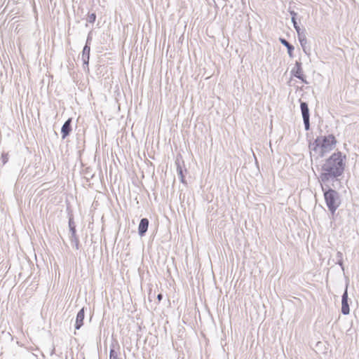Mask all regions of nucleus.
Here are the masks:
<instances>
[{"label": "nucleus", "instance_id": "1", "mask_svg": "<svg viewBox=\"0 0 359 359\" xmlns=\"http://www.w3.org/2000/svg\"><path fill=\"white\" fill-rule=\"evenodd\" d=\"M346 156L341 151L333 153L326 158L321 165V172L318 180L320 184L327 186V183L331 182L332 187L338 189L341 187V180L339 179L345 170Z\"/></svg>", "mask_w": 359, "mask_h": 359}, {"label": "nucleus", "instance_id": "2", "mask_svg": "<svg viewBox=\"0 0 359 359\" xmlns=\"http://www.w3.org/2000/svg\"><path fill=\"white\" fill-rule=\"evenodd\" d=\"M337 140L333 135L318 137L313 143L309 144L311 157L316 160L323 158L336 146Z\"/></svg>", "mask_w": 359, "mask_h": 359}, {"label": "nucleus", "instance_id": "3", "mask_svg": "<svg viewBox=\"0 0 359 359\" xmlns=\"http://www.w3.org/2000/svg\"><path fill=\"white\" fill-rule=\"evenodd\" d=\"M320 184L326 205L329 211L332 214H334L341 205L340 195L335 190L336 189L332 187V184L329 185L328 183H327V186Z\"/></svg>", "mask_w": 359, "mask_h": 359}, {"label": "nucleus", "instance_id": "4", "mask_svg": "<svg viewBox=\"0 0 359 359\" xmlns=\"http://www.w3.org/2000/svg\"><path fill=\"white\" fill-rule=\"evenodd\" d=\"M299 101L304 128L306 130H309L310 129V112L309 105L306 102H303L301 100H299Z\"/></svg>", "mask_w": 359, "mask_h": 359}, {"label": "nucleus", "instance_id": "5", "mask_svg": "<svg viewBox=\"0 0 359 359\" xmlns=\"http://www.w3.org/2000/svg\"><path fill=\"white\" fill-rule=\"evenodd\" d=\"M69 229L71 233L70 241L74 244L75 248L79 250V240L76 235V224L74 221L73 217H69Z\"/></svg>", "mask_w": 359, "mask_h": 359}, {"label": "nucleus", "instance_id": "6", "mask_svg": "<svg viewBox=\"0 0 359 359\" xmlns=\"http://www.w3.org/2000/svg\"><path fill=\"white\" fill-rule=\"evenodd\" d=\"M290 74L292 76L301 80L303 83L306 84L308 83L303 72L302 64L300 61H296L294 67L290 71Z\"/></svg>", "mask_w": 359, "mask_h": 359}, {"label": "nucleus", "instance_id": "7", "mask_svg": "<svg viewBox=\"0 0 359 359\" xmlns=\"http://www.w3.org/2000/svg\"><path fill=\"white\" fill-rule=\"evenodd\" d=\"M90 46L85 44L81 54V59L83 60V69L84 71H89V60H90Z\"/></svg>", "mask_w": 359, "mask_h": 359}, {"label": "nucleus", "instance_id": "8", "mask_svg": "<svg viewBox=\"0 0 359 359\" xmlns=\"http://www.w3.org/2000/svg\"><path fill=\"white\" fill-rule=\"evenodd\" d=\"M72 118H68L62 125L61 128L62 138L65 140L72 132Z\"/></svg>", "mask_w": 359, "mask_h": 359}, {"label": "nucleus", "instance_id": "9", "mask_svg": "<svg viewBox=\"0 0 359 359\" xmlns=\"http://www.w3.org/2000/svg\"><path fill=\"white\" fill-rule=\"evenodd\" d=\"M149 221L147 218H142L140 219V224L138 225V234L140 237L144 236L149 227Z\"/></svg>", "mask_w": 359, "mask_h": 359}, {"label": "nucleus", "instance_id": "10", "mask_svg": "<svg viewBox=\"0 0 359 359\" xmlns=\"http://www.w3.org/2000/svg\"><path fill=\"white\" fill-rule=\"evenodd\" d=\"M85 318L84 308H82L77 313L76 317V322L74 325L75 330H79L83 325V320Z\"/></svg>", "mask_w": 359, "mask_h": 359}, {"label": "nucleus", "instance_id": "11", "mask_svg": "<svg viewBox=\"0 0 359 359\" xmlns=\"http://www.w3.org/2000/svg\"><path fill=\"white\" fill-rule=\"evenodd\" d=\"M297 35H298L299 41L301 44V46H302L304 52L305 53H307V47L306 46L307 43V39H306V34H305V30L304 29L303 32L298 33Z\"/></svg>", "mask_w": 359, "mask_h": 359}, {"label": "nucleus", "instance_id": "12", "mask_svg": "<svg viewBox=\"0 0 359 359\" xmlns=\"http://www.w3.org/2000/svg\"><path fill=\"white\" fill-rule=\"evenodd\" d=\"M177 165V172L179 176L180 180L182 184H187V182L185 180V177L184 175V171L187 172L186 169H183V168L180 165V162L177 161L175 162Z\"/></svg>", "mask_w": 359, "mask_h": 359}, {"label": "nucleus", "instance_id": "13", "mask_svg": "<svg viewBox=\"0 0 359 359\" xmlns=\"http://www.w3.org/2000/svg\"><path fill=\"white\" fill-rule=\"evenodd\" d=\"M280 42L285 46V48L287 50V53L290 57H293V51H294V46L290 44L285 39L280 38Z\"/></svg>", "mask_w": 359, "mask_h": 359}, {"label": "nucleus", "instance_id": "14", "mask_svg": "<svg viewBox=\"0 0 359 359\" xmlns=\"http://www.w3.org/2000/svg\"><path fill=\"white\" fill-rule=\"evenodd\" d=\"M341 313L343 315H348L350 313L348 301H341Z\"/></svg>", "mask_w": 359, "mask_h": 359}, {"label": "nucleus", "instance_id": "15", "mask_svg": "<svg viewBox=\"0 0 359 359\" xmlns=\"http://www.w3.org/2000/svg\"><path fill=\"white\" fill-rule=\"evenodd\" d=\"M336 257L337 259L336 263L341 266V268L343 271H344V267L343 265V254L341 252H337Z\"/></svg>", "mask_w": 359, "mask_h": 359}, {"label": "nucleus", "instance_id": "16", "mask_svg": "<svg viewBox=\"0 0 359 359\" xmlns=\"http://www.w3.org/2000/svg\"><path fill=\"white\" fill-rule=\"evenodd\" d=\"M109 359H122L118 357V353L115 351L114 346L110 348Z\"/></svg>", "mask_w": 359, "mask_h": 359}, {"label": "nucleus", "instance_id": "17", "mask_svg": "<svg viewBox=\"0 0 359 359\" xmlns=\"http://www.w3.org/2000/svg\"><path fill=\"white\" fill-rule=\"evenodd\" d=\"M96 20V13H88L87 17V22L89 23H94Z\"/></svg>", "mask_w": 359, "mask_h": 359}, {"label": "nucleus", "instance_id": "18", "mask_svg": "<svg viewBox=\"0 0 359 359\" xmlns=\"http://www.w3.org/2000/svg\"><path fill=\"white\" fill-rule=\"evenodd\" d=\"M341 301H348V283H346V288H345L344 292L341 296Z\"/></svg>", "mask_w": 359, "mask_h": 359}, {"label": "nucleus", "instance_id": "19", "mask_svg": "<svg viewBox=\"0 0 359 359\" xmlns=\"http://www.w3.org/2000/svg\"><path fill=\"white\" fill-rule=\"evenodd\" d=\"M292 23L297 34L303 32V30H302L300 27L298 25L297 20H294V21H292Z\"/></svg>", "mask_w": 359, "mask_h": 359}, {"label": "nucleus", "instance_id": "20", "mask_svg": "<svg viewBox=\"0 0 359 359\" xmlns=\"http://www.w3.org/2000/svg\"><path fill=\"white\" fill-rule=\"evenodd\" d=\"M1 161H2L3 165L6 164L8 162V154L3 153L1 154Z\"/></svg>", "mask_w": 359, "mask_h": 359}, {"label": "nucleus", "instance_id": "21", "mask_svg": "<svg viewBox=\"0 0 359 359\" xmlns=\"http://www.w3.org/2000/svg\"><path fill=\"white\" fill-rule=\"evenodd\" d=\"M289 12L291 16V21H294V20H296L297 13L294 11H290Z\"/></svg>", "mask_w": 359, "mask_h": 359}, {"label": "nucleus", "instance_id": "22", "mask_svg": "<svg viewBox=\"0 0 359 359\" xmlns=\"http://www.w3.org/2000/svg\"><path fill=\"white\" fill-rule=\"evenodd\" d=\"M92 41V36H91V32H89V34H88V36H87V39H86V44H88V46H90V42Z\"/></svg>", "mask_w": 359, "mask_h": 359}, {"label": "nucleus", "instance_id": "23", "mask_svg": "<svg viewBox=\"0 0 359 359\" xmlns=\"http://www.w3.org/2000/svg\"><path fill=\"white\" fill-rule=\"evenodd\" d=\"M157 299H158V302H161V299H163V294H162L161 293L158 294L157 295Z\"/></svg>", "mask_w": 359, "mask_h": 359}, {"label": "nucleus", "instance_id": "24", "mask_svg": "<svg viewBox=\"0 0 359 359\" xmlns=\"http://www.w3.org/2000/svg\"><path fill=\"white\" fill-rule=\"evenodd\" d=\"M54 351H55V348L53 349V351L51 352V355H53L54 353Z\"/></svg>", "mask_w": 359, "mask_h": 359}]
</instances>
